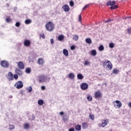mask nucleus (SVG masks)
Masks as SVG:
<instances>
[{"mask_svg":"<svg viewBox=\"0 0 131 131\" xmlns=\"http://www.w3.org/2000/svg\"><path fill=\"white\" fill-rule=\"evenodd\" d=\"M50 80L51 78H48L44 75H40L38 76L37 80L40 83H45V82H48V80Z\"/></svg>","mask_w":131,"mask_h":131,"instance_id":"1","label":"nucleus"},{"mask_svg":"<svg viewBox=\"0 0 131 131\" xmlns=\"http://www.w3.org/2000/svg\"><path fill=\"white\" fill-rule=\"evenodd\" d=\"M45 27L48 31H53L55 28V25L52 22L49 21L46 24Z\"/></svg>","mask_w":131,"mask_h":131,"instance_id":"2","label":"nucleus"},{"mask_svg":"<svg viewBox=\"0 0 131 131\" xmlns=\"http://www.w3.org/2000/svg\"><path fill=\"white\" fill-rule=\"evenodd\" d=\"M102 64L103 67L106 66L107 68H108L109 70H112V68H113V65L112 64V63H111L109 60L103 61Z\"/></svg>","mask_w":131,"mask_h":131,"instance_id":"3","label":"nucleus"},{"mask_svg":"<svg viewBox=\"0 0 131 131\" xmlns=\"http://www.w3.org/2000/svg\"><path fill=\"white\" fill-rule=\"evenodd\" d=\"M101 122L102 123H99L98 124V126L99 127H105V126H106V125L109 123V119H106L102 120Z\"/></svg>","mask_w":131,"mask_h":131,"instance_id":"4","label":"nucleus"},{"mask_svg":"<svg viewBox=\"0 0 131 131\" xmlns=\"http://www.w3.org/2000/svg\"><path fill=\"white\" fill-rule=\"evenodd\" d=\"M114 107L115 108H121L122 106V103L119 100H116L113 103Z\"/></svg>","mask_w":131,"mask_h":131,"instance_id":"5","label":"nucleus"},{"mask_svg":"<svg viewBox=\"0 0 131 131\" xmlns=\"http://www.w3.org/2000/svg\"><path fill=\"white\" fill-rule=\"evenodd\" d=\"M16 89H20L23 88V82L20 81H17L14 85Z\"/></svg>","mask_w":131,"mask_h":131,"instance_id":"6","label":"nucleus"},{"mask_svg":"<svg viewBox=\"0 0 131 131\" xmlns=\"http://www.w3.org/2000/svg\"><path fill=\"white\" fill-rule=\"evenodd\" d=\"M1 65L2 67H4V68H7V67H9V63H8V61L6 60L1 61Z\"/></svg>","mask_w":131,"mask_h":131,"instance_id":"7","label":"nucleus"},{"mask_svg":"<svg viewBox=\"0 0 131 131\" xmlns=\"http://www.w3.org/2000/svg\"><path fill=\"white\" fill-rule=\"evenodd\" d=\"M95 99H98L102 97V93L100 91H96L94 94Z\"/></svg>","mask_w":131,"mask_h":131,"instance_id":"8","label":"nucleus"},{"mask_svg":"<svg viewBox=\"0 0 131 131\" xmlns=\"http://www.w3.org/2000/svg\"><path fill=\"white\" fill-rule=\"evenodd\" d=\"M62 10H63L64 12H69L70 10V8L69 7V6L68 5H64L62 7Z\"/></svg>","mask_w":131,"mask_h":131,"instance_id":"9","label":"nucleus"},{"mask_svg":"<svg viewBox=\"0 0 131 131\" xmlns=\"http://www.w3.org/2000/svg\"><path fill=\"white\" fill-rule=\"evenodd\" d=\"M17 67L19 69H24V63H23V62L22 61H19L18 62H17Z\"/></svg>","mask_w":131,"mask_h":131,"instance_id":"10","label":"nucleus"},{"mask_svg":"<svg viewBox=\"0 0 131 131\" xmlns=\"http://www.w3.org/2000/svg\"><path fill=\"white\" fill-rule=\"evenodd\" d=\"M88 88H89V85L88 84V83H83L81 85V90H88Z\"/></svg>","mask_w":131,"mask_h":131,"instance_id":"11","label":"nucleus"},{"mask_svg":"<svg viewBox=\"0 0 131 131\" xmlns=\"http://www.w3.org/2000/svg\"><path fill=\"white\" fill-rule=\"evenodd\" d=\"M38 64H39V65H41V66H42V65L45 64V60L43 59V58H38Z\"/></svg>","mask_w":131,"mask_h":131,"instance_id":"12","label":"nucleus"},{"mask_svg":"<svg viewBox=\"0 0 131 131\" xmlns=\"http://www.w3.org/2000/svg\"><path fill=\"white\" fill-rule=\"evenodd\" d=\"M31 44V42L29 40H25L24 42V45L25 47H29Z\"/></svg>","mask_w":131,"mask_h":131,"instance_id":"13","label":"nucleus"},{"mask_svg":"<svg viewBox=\"0 0 131 131\" xmlns=\"http://www.w3.org/2000/svg\"><path fill=\"white\" fill-rule=\"evenodd\" d=\"M15 72L16 74H18V75H22V74H23V72L18 68L15 69Z\"/></svg>","mask_w":131,"mask_h":131,"instance_id":"14","label":"nucleus"},{"mask_svg":"<svg viewBox=\"0 0 131 131\" xmlns=\"http://www.w3.org/2000/svg\"><path fill=\"white\" fill-rule=\"evenodd\" d=\"M7 78L8 80H10V81L13 80V73H12L11 72H9Z\"/></svg>","mask_w":131,"mask_h":131,"instance_id":"15","label":"nucleus"},{"mask_svg":"<svg viewBox=\"0 0 131 131\" xmlns=\"http://www.w3.org/2000/svg\"><path fill=\"white\" fill-rule=\"evenodd\" d=\"M23 127L24 129H29L30 127V124L28 123H26L23 124Z\"/></svg>","mask_w":131,"mask_h":131,"instance_id":"16","label":"nucleus"},{"mask_svg":"<svg viewBox=\"0 0 131 131\" xmlns=\"http://www.w3.org/2000/svg\"><path fill=\"white\" fill-rule=\"evenodd\" d=\"M64 38H65L64 35H60L57 37V39L59 41H63L64 40Z\"/></svg>","mask_w":131,"mask_h":131,"instance_id":"17","label":"nucleus"},{"mask_svg":"<svg viewBox=\"0 0 131 131\" xmlns=\"http://www.w3.org/2000/svg\"><path fill=\"white\" fill-rule=\"evenodd\" d=\"M68 78H70V79H74V78L75 77V75H74V73H71L69 74L68 76Z\"/></svg>","mask_w":131,"mask_h":131,"instance_id":"18","label":"nucleus"},{"mask_svg":"<svg viewBox=\"0 0 131 131\" xmlns=\"http://www.w3.org/2000/svg\"><path fill=\"white\" fill-rule=\"evenodd\" d=\"M90 55H91V56H97V51L95 50H92L89 52Z\"/></svg>","mask_w":131,"mask_h":131,"instance_id":"19","label":"nucleus"},{"mask_svg":"<svg viewBox=\"0 0 131 131\" xmlns=\"http://www.w3.org/2000/svg\"><path fill=\"white\" fill-rule=\"evenodd\" d=\"M116 4V2L115 1H108L107 4H106V6H113L114 5H115Z\"/></svg>","mask_w":131,"mask_h":131,"instance_id":"20","label":"nucleus"},{"mask_svg":"<svg viewBox=\"0 0 131 131\" xmlns=\"http://www.w3.org/2000/svg\"><path fill=\"white\" fill-rule=\"evenodd\" d=\"M63 54L66 56V57H68L69 56V52H68V50L67 49L63 50Z\"/></svg>","mask_w":131,"mask_h":131,"instance_id":"21","label":"nucleus"},{"mask_svg":"<svg viewBox=\"0 0 131 131\" xmlns=\"http://www.w3.org/2000/svg\"><path fill=\"white\" fill-rule=\"evenodd\" d=\"M82 127L83 129H86V128L88 127V123L86 122H84L82 124Z\"/></svg>","mask_w":131,"mask_h":131,"instance_id":"22","label":"nucleus"},{"mask_svg":"<svg viewBox=\"0 0 131 131\" xmlns=\"http://www.w3.org/2000/svg\"><path fill=\"white\" fill-rule=\"evenodd\" d=\"M91 65V62L88 60H86L84 62V66H90Z\"/></svg>","mask_w":131,"mask_h":131,"instance_id":"23","label":"nucleus"},{"mask_svg":"<svg viewBox=\"0 0 131 131\" xmlns=\"http://www.w3.org/2000/svg\"><path fill=\"white\" fill-rule=\"evenodd\" d=\"M85 42H86V43H88L89 45H91V43H92V39L90 38H87L85 39Z\"/></svg>","mask_w":131,"mask_h":131,"instance_id":"24","label":"nucleus"},{"mask_svg":"<svg viewBox=\"0 0 131 131\" xmlns=\"http://www.w3.org/2000/svg\"><path fill=\"white\" fill-rule=\"evenodd\" d=\"M43 103H44L43 100L39 99L38 100V104L40 106H42V105H43Z\"/></svg>","mask_w":131,"mask_h":131,"instance_id":"25","label":"nucleus"},{"mask_svg":"<svg viewBox=\"0 0 131 131\" xmlns=\"http://www.w3.org/2000/svg\"><path fill=\"white\" fill-rule=\"evenodd\" d=\"M32 20L31 19H26L25 21V24H31Z\"/></svg>","mask_w":131,"mask_h":131,"instance_id":"26","label":"nucleus"},{"mask_svg":"<svg viewBox=\"0 0 131 131\" xmlns=\"http://www.w3.org/2000/svg\"><path fill=\"white\" fill-rule=\"evenodd\" d=\"M77 77L78 79L81 80V79H83V75H82V74H78L77 76Z\"/></svg>","mask_w":131,"mask_h":131,"instance_id":"27","label":"nucleus"},{"mask_svg":"<svg viewBox=\"0 0 131 131\" xmlns=\"http://www.w3.org/2000/svg\"><path fill=\"white\" fill-rule=\"evenodd\" d=\"M27 91H28V93H31L32 92V87L31 86H29L26 88Z\"/></svg>","mask_w":131,"mask_h":131,"instance_id":"28","label":"nucleus"},{"mask_svg":"<svg viewBox=\"0 0 131 131\" xmlns=\"http://www.w3.org/2000/svg\"><path fill=\"white\" fill-rule=\"evenodd\" d=\"M9 129H10V130H12V129H15V125L9 124Z\"/></svg>","mask_w":131,"mask_h":131,"instance_id":"29","label":"nucleus"},{"mask_svg":"<svg viewBox=\"0 0 131 131\" xmlns=\"http://www.w3.org/2000/svg\"><path fill=\"white\" fill-rule=\"evenodd\" d=\"M75 129L79 131V130H80V129H81V126H80V125H77L75 126Z\"/></svg>","mask_w":131,"mask_h":131,"instance_id":"30","label":"nucleus"},{"mask_svg":"<svg viewBox=\"0 0 131 131\" xmlns=\"http://www.w3.org/2000/svg\"><path fill=\"white\" fill-rule=\"evenodd\" d=\"M26 73H27L28 74H29V73H30V72H31V69L29 68H27L26 69Z\"/></svg>","mask_w":131,"mask_h":131,"instance_id":"31","label":"nucleus"},{"mask_svg":"<svg viewBox=\"0 0 131 131\" xmlns=\"http://www.w3.org/2000/svg\"><path fill=\"white\" fill-rule=\"evenodd\" d=\"M119 72V70H117V69H114L113 70V73L114 74H117Z\"/></svg>","mask_w":131,"mask_h":131,"instance_id":"32","label":"nucleus"},{"mask_svg":"<svg viewBox=\"0 0 131 131\" xmlns=\"http://www.w3.org/2000/svg\"><path fill=\"white\" fill-rule=\"evenodd\" d=\"M6 21L7 23H11V22L12 21V19L9 17H8L6 18Z\"/></svg>","mask_w":131,"mask_h":131,"instance_id":"33","label":"nucleus"},{"mask_svg":"<svg viewBox=\"0 0 131 131\" xmlns=\"http://www.w3.org/2000/svg\"><path fill=\"white\" fill-rule=\"evenodd\" d=\"M118 8V6H117V5H113L111 7V10H115V9H117Z\"/></svg>","mask_w":131,"mask_h":131,"instance_id":"34","label":"nucleus"},{"mask_svg":"<svg viewBox=\"0 0 131 131\" xmlns=\"http://www.w3.org/2000/svg\"><path fill=\"white\" fill-rule=\"evenodd\" d=\"M89 118L90 119H91V120H95V116L94 115H90Z\"/></svg>","mask_w":131,"mask_h":131,"instance_id":"35","label":"nucleus"},{"mask_svg":"<svg viewBox=\"0 0 131 131\" xmlns=\"http://www.w3.org/2000/svg\"><path fill=\"white\" fill-rule=\"evenodd\" d=\"M108 46L110 49H113V48H114V43H113V42H111Z\"/></svg>","mask_w":131,"mask_h":131,"instance_id":"36","label":"nucleus"},{"mask_svg":"<svg viewBox=\"0 0 131 131\" xmlns=\"http://www.w3.org/2000/svg\"><path fill=\"white\" fill-rule=\"evenodd\" d=\"M104 46L103 45H100L99 47V51H104Z\"/></svg>","mask_w":131,"mask_h":131,"instance_id":"37","label":"nucleus"},{"mask_svg":"<svg viewBox=\"0 0 131 131\" xmlns=\"http://www.w3.org/2000/svg\"><path fill=\"white\" fill-rule=\"evenodd\" d=\"M73 39L75 40H77L78 39V36L77 35L74 36Z\"/></svg>","mask_w":131,"mask_h":131,"instance_id":"38","label":"nucleus"},{"mask_svg":"<svg viewBox=\"0 0 131 131\" xmlns=\"http://www.w3.org/2000/svg\"><path fill=\"white\" fill-rule=\"evenodd\" d=\"M70 7H73L74 6V2L73 1L70 2Z\"/></svg>","mask_w":131,"mask_h":131,"instance_id":"39","label":"nucleus"},{"mask_svg":"<svg viewBox=\"0 0 131 131\" xmlns=\"http://www.w3.org/2000/svg\"><path fill=\"white\" fill-rule=\"evenodd\" d=\"M87 100H88V101H92V100H93V98L90 96H88Z\"/></svg>","mask_w":131,"mask_h":131,"instance_id":"40","label":"nucleus"},{"mask_svg":"<svg viewBox=\"0 0 131 131\" xmlns=\"http://www.w3.org/2000/svg\"><path fill=\"white\" fill-rule=\"evenodd\" d=\"M20 25H21V23H20L19 22H17L15 24V26L16 27H19V26H20Z\"/></svg>","mask_w":131,"mask_h":131,"instance_id":"41","label":"nucleus"},{"mask_svg":"<svg viewBox=\"0 0 131 131\" xmlns=\"http://www.w3.org/2000/svg\"><path fill=\"white\" fill-rule=\"evenodd\" d=\"M41 91H46V86L45 85L41 86Z\"/></svg>","mask_w":131,"mask_h":131,"instance_id":"42","label":"nucleus"},{"mask_svg":"<svg viewBox=\"0 0 131 131\" xmlns=\"http://www.w3.org/2000/svg\"><path fill=\"white\" fill-rule=\"evenodd\" d=\"M127 33H128V34H131V28H128L127 30Z\"/></svg>","mask_w":131,"mask_h":131,"instance_id":"43","label":"nucleus"},{"mask_svg":"<svg viewBox=\"0 0 131 131\" xmlns=\"http://www.w3.org/2000/svg\"><path fill=\"white\" fill-rule=\"evenodd\" d=\"M13 78H14V79H18V75L14 74L13 75Z\"/></svg>","mask_w":131,"mask_h":131,"instance_id":"44","label":"nucleus"},{"mask_svg":"<svg viewBox=\"0 0 131 131\" xmlns=\"http://www.w3.org/2000/svg\"><path fill=\"white\" fill-rule=\"evenodd\" d=\"M88 6H89V5H85V6L83 8L82 11L85 10V9L88 8Z\"/></svg>","mask_w":131,"mask_h":131,"instance_id":"45","label":"nucleus"},{"mask_svg":"<svg viewBox=\"0 0 131 131\" xmlns=\"http://www.w3.org/2000/svg\"><path fill=\"white\" fill-rule=\"evenodd\" d=\"M71 50H72V51H73V50H75V46H72L71 47Z\"/></svg>","mask_w":131,"mask_h":131,"instance_id":"46","label":"nucleus"},{"mask_svg":"<svg viewBox=\"0 0 131 131\" xmlns=\"http://www.w3.org/2000/svg\"><path fill=\"white\" fill-rule=\"evenodd\" d=\"M40 37H41V38L45 39V34H42L40 35Z\"/></svg>","mask_w":131,"mask_h":131,"instance_id":"47","label":"nucleus"},{"mask_svg":"<svg viewBox=\"0 0 131 131\" xmlns=\"http://www.w3.org/2000/svg\"><path fill=\"white\" fill-rule=\"evenodd\" d=\"M50 41L51 42V45H53V43H54V39H51Z\"/></svg>","mask_w":131,"mask_h":131,"instance_id":"48","label":"nucleus"},{"mask_svg":"<svg viewBox=\"0 0 131 131\" xmlns=\"http://www.w3.org/2000/svg\"><path fill=\"white\" fill-rule=\"evenodd\" d=\"M78 20L79 21H81V15H79V17H78Z\"/></svg>","mask_w":131,"mask_h":131,"instance_id":"49","label":"nucleus"},{"mask_svg":"<svg viewBox=\"0 0 131 131\" xmlns=\"http://www.w3.org/2000/svg\"><path fill=\"white\" fill-rule=\"evenodd\" d=\"M74 128H71L70 129H69V131H74Z\"/></svg>","mask_w":131,"mask_h":131,"instance_id":"50","label":"nucleus"},{"mask_svg":"<svg viewBox=\"0 0 131 131\" xmlns=\"http://www.w3.org/2000/svg\"><path fill=\"white\" fill-rule=\"evenodd\" d=\"M128 107H129V108H131V102H130L128 103Z\"/></svg>","mask_w":131,"mask_h":131,"instance_id":"51","label":"nucleus"},{"mask_svg":"<svg viewBox=\"0 0 131 131\" xmlns=\"http://www.w3.org/2000/svg\"><path fill=\"white\" fill-rule=\"evenodd\" d=\"M59 114L60 115H64V112H60L59 113Z\"/></svg>","mask_w":131,"mask_h":131,"instance_id":"52","label":"nucleus"},{"mask_svg":"<svg viewBox=\"0 0 131 131\" xmlns=\"http://www.w3.org/2000/svg\"><path fill=\"white\" fill-rule=\"evenodd\" d=\"M110 21H111V19H108V20L105 21V23H108V22H110Z\"/></svg>","mask_w":131,"mask_h":131,"instance_id":"53","label":"nucleus"},{"mask_svg":"<svg viewBox=\"0 0 131 131\" xmlns=\"http://www.w3.org/2000/svg\"><path fill=\"white\" fill-rule=\"evenodd\" d=\"M128 18H129V19H130L131 17H128Z\"/></svg>","mask_w":131,"mask_h":131,"instance_id":"54","label":"nucleus"}]
</instances>
